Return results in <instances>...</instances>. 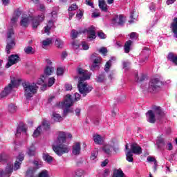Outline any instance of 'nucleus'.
I'll return each instance as SVG.
<instances>
[{
    "label": "nucleus",
    "instance_id": "f257e3e1",
    "mask_svg": "<svg viewBox=\"0 0 177 177\" xmlns=\"http://www.w3.org/2000/svg\"><path fill=\"white\" fill-rule=\"evenodd\" d=\"M66 132L60 131L57 140V145H53V150L57 156H63L66 153H68V147L63 145L66 143Z\"/></svg>",
    "mask_w": 177,
    "mask_h": 177
},
{
    "label": "nucleus",
    "instance_id": "f03ea898",
    "mask_svg": "<svg viewBox=\"0 0 177 177\" xmlns=\"http://www.w3.org/2000/svg\"><path fill=\"white\" fill-rule=\"evenodd\" d=\"M24 160V155H19L17 156V160L13 165L12 163H8L6 169H0V176L1 177H10L12 175V173L13 172V168L14 171H17V169H20V165H21V162Z\"/></svg>",
    "mask_w": 177,
    "mask_h": 177
},
{
    "label": "nucleus",
    "instance_id": "7ed1b4c3",
    "mask_svg": "<svg viewBox=\"0 0 177 177\" xmlns=\"http://www.w3.org/2000/svg\"><path fill=\"white\" fill-rule=\"evenodd\" d=\"M22 86L24 91V95L27 100H30L38 91V87L35 83H30L28 82H25L22 83Z\"/></svg>",
    "mask_w": 177,
    "mask_h": 177
},
{
    "label": "nucleus",
    "instance_id": "20e7f679",
    "mask_svg": "<svg viewBox=\"0 0 177 177\" xmlns=\"http://www.w3.org/2000/svg\"><path fill=\"white\" fill-rule=\"evenodd\" d=\"M15 34V32L13 31V28H11L9 29L8 33H7V46L6 47V50L7 52V55L10 54V50H12V48H15L16 46V42L15 41V39L12 38V36Z\"/></svg>",
    "mask_w": 177,
    "mask_h": 177
},
{
    "label": "nucleus",
    "instance_id": "39448f33",
    "mask_svg": "<svg viewBox=\"0 0 177 177\" xmlns=\"http://www.w3.org/2000/svg\"><path fill=\"white\" fill-rule=\"evenodd\" d=\"M84 81L85 80H79L77 84L79 92L83 95V97H85L88 93L92 92V89H93V87L88 85V83H84Z\"/></svg>",
    "mask_w": 177,
    "mask_h": 177
},
{
    "label": "nucleus",
    "instance_id": "423d86ee",
    "mask_svg": "<svg viewBox=\"0 0 177 177\" xmlns=\"http://www.w3.org/2000/svg\"><path fill=\"white\" fill-rule=\"evenodd\" d=\"M161 86H162V82L160 79L153 78L149 82L148 91L151 93H154V92H157L159 88H161Z\"/></svg>",
    "mask_w": 177,
    "mask_h": 177
},
{
    "label": "nucleus",
    "instance_id": "0eeeda50",
    "mask_svg": "<svg viewBox=\"0 0 177 177\" xmlns=\"http://www.w3.org/2000/svg\"><path fill=\"white\" fill-rule=\"evenodd\" d=\"M17 85V80H15V78H13L10 83L4 88V90L1 93L0 97L2 98L6 97L10 92H12V89L15 88V86Z\"/></svg>",
    "mask_w": 177,
    "mask_h": 177
},
{
    "label": "nucleus",
    "instance_id": "6e6552de",
    "mask_svg": "<svg viewBox=\"0 0 177 177\" xmlns=\"http://www.w3.org/2000/svg\"><path fill=\"white\" fill-rule=\"evenodd\" d=\"M77 71L79 75H82V77H79V81H86L87 80H91V73L88 72V71H85L82 68L77 67Z\"/></svg>",
    "mask_w": 177,
    "mask_h": 177
},
{
    "label": "nucleus",
    "instance_id": "1a4fd4ad",
    "mask_svg": "<svg viewBox=\"0 0 177 177\" xmlns=\"http://www.w3.org/2000/svg\"><path fill=\"white\" fill-rule=\"evenodd\" d=\"M20 62V57L17 55H11L8 57V62L6 65V68H9V67H12L16 63H19Z\"/></svg>",
    "mask_w": 177,
    "mask_h": 177
},
{
    "label": "nucleus",
    "instance_id": "9d476101",
    "mask_svg": "<svg viewBox=\"0 0 177 177\" xmlns=\"http://www.w3.org/2000/svg\"><path fill=\"white\" fill-rule=\"evenodd\" d=\"M44 20H45V15L44 14H41V15L35 17L32 20V28H38V26H39V24H41V23H42V21H44Z\"/></svg>",
    "mask_w": 177,
    "mask_h": 177
},
{
    "label": "nucleus",
    "instance_id": "9b49d317",
    "mask_svg": "<svg viewBox=\"0 0 177 177\" xmlns=\"http://www.w3.org/2000/svg\"><path fill=\"white\" fill-rule=\"evenodd\" d=\"M113 24H118V26H124L125 24V18L122 15H115L112 19Z\"/></svg>",
    "mask_w": 177,
    "mask_h": 177
},
{
    "label": "nucleus",
    "instance_id": "f8f14e48",
    "mask_svg": "<svg viewBox=\"0 0 177 177\" xmlns=\"http://www.w3.org/2000/svg\"><path fill=\"white\" fill-rule=\"evenodd\" d=\"M130 151L133 154H137L140 156L143 151H142V147L139 146L137 143H132L130 146Z\"/></svg>",
    "mask_w": 177,
    "mask_h": 177
},
{
    "label": "nucleus",
    "instance_id": "ddd939ff",
    "mask_svg": "<svg viewBox=\"0 0 177 177\" xmlns=\"http://www.w3.org/2000/svg\"><path fill=\"white\" fill-rule=\"evenodd\" d=\"M83 32H87L88 39H96V30H95V27L91 26L88 29H85Z\"/></svg>",
    "mask_w": 177,
    "mask_h": 177
},
{
    "label": "nucleus",
    "instance_id": "4468645a",
    "mask_svg": "<svg viewBox=\"0 0 177 177\" xmlns=\"http://www.w3.org/2000/svg\"><path fill=\"white\" fill-rule=\"evenodd\" d=\"M62 106H65V107H70L74 104V100L71 98V95L67 94L66 99L64 102H61Z\"/></svg>",
    "mask_w": 177,
    "mask_h": 177
},
{
    "label": "nucleus",
    "instance_id": "2eb2a0df",
    "mask_svg": "<svg viewBox=\"0 0 177 177\" xmlns=\"http://www.w3.org/2000/svg\"><path fill=\"white\" fill-rule=\"evenodd\" d=\"M153 113L156 115L158 120H161L164 116V112L161 110L160 106H154L153 107Z\"/></svg>",
    "mask_w": 177,
    "mask_h": 177
},
{
    "label": "nucleus",
    "instance_id": "dca6fc26",
    "mask_svg": "<svg viewBox=\"0 0 177 177\" xmlns=\"http://www.w3.org/2000/svg\"><path fill=\"white\" fill-rule=\"evenodd\" d=\"M146 117H147L148 122H149L150 124H156V114L153 110H149L147 113H146Z\"/></svg>",
    "mask_w": 177,
    "mask_h": 177
},
{
    "label": "nucleus",
    "instance_id": "f3484780",
    "mask_svg": "<svg viewBox=\"0 0 177 177\" xmlns=\"http://www.w3.org/2000/svg\"><path fill=\"white\" fill-rule=\"evenodd\" d=\"M72 154H73V156H80V154H81V143H75L72 147Z\"/></svg>",
    "mask_w": 177,
    "mask_h": 177
},
{
    "label": "nucleus",
    "instance_id": "a211bd4d",
    "mask_svg": "<svg viewBox=\"0 0 177 177\" xmlns=\"http://www.w3.org/2000/svg\"><path fill=\"white\" fill-rule=\"evenodd\" d=\"M170 28L174 34V38H177V17L174 18L173 22L170 25Z\"/></svg>",
    "mask_w": 177,
    "mask_h": 177
},
{
    "label": "nucleus",
    "instance_id": "6ab92c4d",
    "mask_svg": "<svg viewBox=\"0 0 177 177\" xmlns=\"http://www.w3.org/2000/svg\"><path fill=\"white\" fill-rule=\"evenodd\" d=\"M126 149V160L129 162H133V153L131 151V149L128 147V144L125 145Z\"/></svg>",
    "mask_w": 177,
    "mask_h": 177
},
{
    "label": "nucleus",
    "instance_id": "aec40b11",
    "mask_svg": "<svg viewBox=\"0 0 177 177\" xmlns=\"http://www.w3.org/2000/svg\"><path fill=\"white\" fill-rule=\"evenodd\" d=\"M21 132H24V133H27V129H26V125L24 123L20 122L19 125L17 128V133H15V136H19Z\"/></svg>",
    "mask_w": 177,
    "mask_h": 177
},
{
    "label": "nucleus",
    "instance_id": "412c9836",
    "mask_svg": "<svg viewBox=\"0 0 177 177\" xmlns=\"http://www.w3.org/2000/svg\"><path fill=\"white\" fill-rule=\"evenodd\" d=\"M43 160L47 162V164H52L53 162V157H52L47 152L43 153Z\"/></svg>",
    "mask_w": 177,
    "mask_h": 177
},
{
    "label": "nucleus",
    "instance_id": "4be33fe9",
    "mask_svg": "<svg viewBox=\"0 0 177 177\" xmlns=\"http://www.w3.org/2000/svg\"><path fill=\"white\" fill-rule=\"evenodd\" d=\"M167 59L173 62L175 66H177V55H175L174 53H169L167 55Z\"/></svg>",
    "mask_w": 177,
    "mask_h": 177
},
{
    "label": "nucleus",
    "instance_id": "5701e85b",
    "mask_svg": "<svg viewBox=\"0 0 177 177\" xmlns=\"http://www.w3.org/2000/svg\"><path fill=\"white\" fill-rule=\"evenodd\" d=\"M51 118L53 120L54 122H61V121L63 120L62 115L56 112L53 113Z\"/></svg>",
    "mask_w": 177,
    "mask_h": 177
},
{
    "label": "nucleus",
    "instance_id": "b1692460",
    "mask_svg": "<svg viewBox=\"0 0 177 177\" xmlns=\"http://www.w3.org/2000/svg\"><path fill=\"white\" fill-rule=\"evenodd\" d=\"M112 177H127L122 169H114Z\"/></svg>",
    "mask_w": 177,
    "mask_h": 177
},
{
    "label": "nucleus",
    "instance_id": "393cba45",
    "mask_svg": "<svg viewBox=\"0 0 177 177\" xmlns=\"http://www.w3.org/2000/svg\"><path fill=\"white\" fill-rule=\"evenodd\" d=\"M99 4L98 6L100 8V9H101V10H102V12H107V4H106V1H104V0H99Z\"/></svg>",
    "mask_w": 177,
    "mask_h": 177
},
{
    "label": "nucleus",
    "instance_id": "a878e982",
    "mask_svg": "<svg viewBox=\"0 0 177 177\" xmlns=\"http://www.w3.org/2000/svg\"><path fill=\"white\" fill-rule=\"evenodd\" d=\"M93 140L95 145H103V138L101 135L96 134L93 136Z\"/></svg>",
    "mask_w": 177,
    "mask_h": 177
},
{
    "label": "nucleus",
    "instance_id": "bb28decb",
    "mask_svg": "<svg viewBox=\"0 0 177 177\" xmlns=\"http://www.w3.org/2000/svg\"><path fill=\"white\" fill-rule=\"evenodd\" d=\"M35 145L31 144L30 147L28 148V155L30 156V157L35 156Z\"/></svg>",
    "mask_w": 177,
    "mask_h": 177
},
{
    "label": "nucleus",
    "instance_id": "cd10ccee",
    "mask_svg": "<svg viewBox=\"0 0 177 177\" xmlns=\"http://www.w3.org/2000/svg\"><path fill=\"white\" fill-rule=\"evenodd\" d=\"M147 53V56L145 57V59H142L140 60V63H145V62H147V60L149 59V55H150V48H149L148 47H145L144 49L142 50V53L145 54V53Z\"/></svg>",
    "mask_w": 177,
    "mask_h": 177
},
{
    "label": "nucleus",
    "instance_id": "c85d7f7f",
    "mask_svg": "<svg viewBox=\"0 0 177 177\" xmlns=\"http://www.w3.org/2000/svg\"><path fill=\"white\" fill-rule=\"evenodd\" d=\"M53 73V68L49 67V66H46L44 69V77H49V75H52Z\"/></svg>",
    "mask_w": 177,
    "mask_h": 177
},
{
    "label": "nucleus",
    "instance_id": "c756f323",
    "mask_svg": "<svg viewBox=\"0 0 177 177\" xmlns=\"http://www.w3.org/2000/svg\"><path fill=\"white\" fill-rule=\"evenodd\" d=\"M132 45V41L128 40L124 44V53H129L131 51V46Z\"/></svg>",
    "mask_w": 177,
    "mask_h": 177
},
{
    "label": "nucleus",
    "instance_id": "7c9ffc66",
    "mask_svg": "<svg viewBox=\"0 0 177 177\" xmlns=\"http://www.w3.org/2000/svg\"><path fill=\"white\" fill-rule=\"evenodd\" d=\"M111 149H113V147L111 145H105L103 147L102 150L105 154L110 156V154H111Z\"/></svg>",
    "mask_w": 177,
    "mask_h": 177
},
{
    "label": "nucleus",
    "instance_id": "2f4dec72",
    "mask_svg": "<svg viewBox=\"0 0 177 177\" xmlns=\"http://www.w3.org/2000/svg\"><path fill=\"white\" fill-rule=\"evenodd\" d=\"M28 23H30V19L28 17H24L21 20L20 24L22 27H28Z\"/></svg>",
    "mask_w": 177,
    "mask_h": 177
},
{
    "label": "nucleus",
    "instance_id": "473e14b6",
    "mask_svg": "<svg viewBox=\"0 0 177 177\" xmlns=\"http://www.w3.org/2000/svg\"><path fill=\"white\" fill-rule=\"evenodd\" d=\"M104 78H106V75L104 73H102L101 74H100L97 78L95 79L96 82L98 83H102L104 81Z\"/></svg>",
    "mask_w": 177,
    "mask_h": 177
},
{
    "label": "nucleus",
    "instance_id": "72a5a7b5",
    "mask_svg": "<svg viewBox=\"0 0 177 177\" xmlns=\"http://www.w3.org/2000/svg\"><path fill=\"white\" fill-rule=\"evenodd\" d=\"M24 52L26 53V55H34V53H35V51L32 50V47L30 46L24 48Z\"/></svg>",
    "mask_w": 177,
    "mask_h": 177
},
{
    "label": "nucleus",
    "instance_id": "f704fd0d",
    "mask_svg": "<svg viewBox=\"0 0 177 177\" xmlns=\"http://www.w3.org/2000/svg\"><path fill=\"white\" fill-rule=\"evenodd\" d=\"M41 135V126H39L33 133V138H38Z\"/></svg>",
    "mask_w": 177,
    "mask_h": 177
},
{
    "label": "nucleus",
    "instance_id": "c9c22d12",
    "mask_svg": "<svg viewBox=\"0 0 177 177\" xmlns=\"http://www.w3.org/2000/svg\"><path fill=\"white\" fill-rule=\"evenodd\" d=\"M63 41H62V39H57L55 40V46L59 49H62V48H63Z\"/></svg>",
    "mask_w": 177,
    "mask_h": 177
},
{
    "label": "nucleus",
    "instance_id": "e433bc0d",
    "mask_svg": "<svg viewBox=\"0 0 177 177\" xmlns=\"http://www.w3.org/2000/svg\"><path fill=\"white\" fill-rule=\"evenodd\" d=\"M16 109H17V106H16L13 104H10V105H8V111L10 113H16Z\"/></svg>",
    "mask_w": 177,
    "mask_h": 177
},
{
    "label": "nucleus",
    "instance_id": "4c0bfd02",
    "mask_svg": "<svg viewBox=\"0 0 177 177\" xmlns=\"http://www.w3.org/2000/svg\"><path fill=\"white\" fill-rule=\"evenodd\" d=\"M146 80V76L145 75H141V77L139 79V75H136V82H143Z\"/></svg>",
    "mask_w": 177,
    "mask_h": 177
},
{
    "label": "nucleus",
    "instance_id": "58836bf2",
    "mask_svg": "<svg viewBox=\"0 0 177 177\" xmlns=\"http://www.w3.org/2000/svg\"><path fill=\"white\" fill-rule=\"evenodd\" d=\"M69 113H73V110H71L70 107L64 109L63 117H67Z\"/></svg>",
    "mask_w": 177,
    "mask_h": 177
},
{
    "label": "nucleus",
    "instance_id": "ea45409f",
    "mask_svg": "<svg viewBox=\"0 0 177 177\" xmlns=\"http://www.w3.org/2000/svg\"><path fill=\"white\" fill-rule=\"evenodd\" d=\"M50 44H52V39L48 38L46 40H44L42 41L43 46H49V45H50Z\"/></svg>",
    "mask_w": 177,
    "mask_h": 177
},
{
    "label": "nucleus",
    "instance_id": "a19ab883",
    "mask_svg": "<svg viewBox=\"0 0 177 177\" xmlns=\"http://www.w3.org/2000/svg\"><path fill=\"white\" fill-rule=\"evenodd\" d=\"M35 173V170L32 169H29L27 171H26V176L27 177H34V174Z\"/></svg>",
    "mask_w": 177,
    "mask_h": 177
},
{
    "label": "nucleus",
    "instance_id": "79ce46f5",
    "mask_svg": "<svg viewBox=\"0 0 177 177\" xmlns=\"http://www.w3.org/2000/svg\"><path fill=\"white\" fill-rule=\"evenodd\" d=\"M77 9H78V6L75 3H73L71 6L68 7V11L73 12L74 10H77Z\"/></svg>",
    "mask_w": 177,
    "mask_h": 177
},
{
    "label": "nucleus",
    "instance_id": "37998d69",
    "mask_svg": "<svg viewBox=\"0 0 177 177\" xmlns=\"http://www.w3.org/2000/svg\"><path fill=\"white\" fill-rule=\"evenodd\" d=\"M79 34H81V32H77L75 31V30L73 29L71 31V37L73 38V39H75V38L78 37Z\"/></svg>",
    "mask_w": 177,
    "mask_h": 177
},
{
    "label": "nucleus",
    "instance_id": "c03bdc74",
    "mask_svg": "<svg viewBox=\"0 0 177 177\" xmlns=\"http://www.w3.org/2000/svg\"><path fill=\"white\" fill-rule=\"evenodd\" d=\"M107 52H108V50L106 47H102L99 50V53H101L102 55H103V56H106V55H107Z\"/></svg>",
    "mask_w": 177,
    "mask_h": 177
},
{
    "label": "nucleus",
    "instance_id": "a18cd8bd",
    "mask_svg": "<svg viewBox=\"0 0 177 177\" xmlns=\"http://www.w3.org/2000/svg\"><path fill=\"white\" fill-rule=\"evenodd\" d=\"M42 125L44 127V129L47 130L49 129L50 128V124H49V122L46 120H44L42 122Z\"/></svg>",
    "mask_w": 177,
    "mask_h": 177
},
{
    "label": "nucleus",
    "instance_id": "49530a36",
    "mask_svg": "<svg viewBox=\"0 0 177 177\" xmlns=\"http://www.w3.org/2000/svg\"><path fill=\"white\" fill-rule=\"evenodd\" d=\"M111 67V61H108L106 62V64H105V68L104 70L106 71V73H108L109 70H110V68Z\"/></svg>",
    "mask_w": 177,
    "mask_h": 177
},
{
    "label": "nucleus",
    "instance_id": "de8ad7c7",
    "mask_svg": "<svg viewBox=\"0 0 177 177\" xmlns=\"http://www.w3.org/2000/svg\"><path fill=\"white\" fill-rule=\"evenodd\" d=\"M75 176L77 177H81L84 175V171L82 169H77L75 171Z\"/></svg>",
    "mask_w": 177,
    "mask_h": 177
},
{
    "label": "nucleus",
    "instance_id": "09e8293b",
    "mask_svg": "<svg viewBox=\"0 0 177 177\" xmlns=\"http://www.w3.org/2000/svg\"><path fill=\"white\" fill-rule=\"evenodd\" d=\"M64 74V69L63 68H57V75H63Z\"/></svg>",
    "mask_w": 177,
    "mask_h": 177
},
{
    "label": "nucleus",
    "instance_id": "8fccbe9b",
    "mask_svg": "<svg viewBox=\"0 0 177 177\" xmlns=\"http://www.w3.org/2000/svg\"><path fill=\"white\" fill-rule=\"evenodd\" d=\"M82 46L83 48V50H88V49H89V45H88V43L86 41L82 42Z\"/></svg>",
    "mask_w": 177,
    "mask_h": 177
},
{
    "label": "nucleus",
    "instance_id": "3c124183",
    "mask_svg": "<svg viewBox=\"0 0 177 177\" xmlns=\"http://www.w3.org/2000/svg\"><path fill=\"white\" fill-rule=\"evenodd\" d=\"M45 75H41V78H40L38 82H37V84L38 85H42V84L45 83Z\"/></svg>",
    "mask_w": 177,
    "mask_h": 177
},
{
    "label": "nucleus",
    "instance_id": "603ef678",
    "mask_svg": "<svg viewBox=\"0 0 177 177\" xmlns=\"http://www.w3.org/2000/svg\"><path fill=\"white\" fill-rule=\"evenodd\" d=\"M55 77H52L48 79V86L50 87L53 84H55Z\"/></svg>",
    "mask_w": 177,
    "mask_h": 177
},
{
    "label": "nucleus",
    "instance_id": "864d4df0",
    "mask_svg": "<svg viewBox=\"0 0 177 177\" xmlns=\"http://www.w3.org/2000/svg\"><path fill=\"white\" fill-rule=\"evenodd\" d=\"M39 177H48V171H42L40 174H39Z\"/></svg>",
    "mask_w": 177,
    "mask_h": 177
},
{
    "label": "nucleus",
    "instance_id": "5fc2aeb1",
    "mask_svg": "<svg viewBox=\"0 0 177 177\" xmlns=\"http://www.w3.org/2000/svg\"><path fill=\"white\" fill-rule=\"evenodd\" d=\"M134 15H135V12H133L131 13L130 18H131V19L129 21V23L132 24V23L134 22V20L136 19V17Z\"/></svg>",
    "mask_w": 177,
    "mask_h": 177
},
{
    "label": "nucleus",
    "instance_id": "6e6d98bb",
    "mask_svg": "<svg viewBox=\"0 0 177 177\" xmlns=\"http://www.w3.org/2000/svg\"><path fill=\"white\" fill-rule=\"evenodd\" d=\"M97 35L101 39H106V35L104 34V32H98Z\"/></svg>",
    "mask_w": 177,
    "mask_h": 177
},
{
    "label": "nucleus",
    "instance_id": "4d7b16f0",
    "mask_svg": "<svg viewBox=\"0 0 177 177\" xmlns=\"http://www.w3.org/2000/svg\"><path fill=\"white\" fill-rule=\"evenodd\" d=\"M91 71H95V70H99V65L97 64H93V65L91 67Z\"/></svg>",
    "mask_w": 177,
    "mask_h": 177
},
{
    "label": "nucleus",
    "instance_id": "13d9d810",
    "mask_svg": "<svg viewBox=\"0 0 177 177\" xmlns=\"http://www.w3.org/2000/svg\"><path fill=\"white\" fill-rule=\"evenodd\" d=\"M147 160L148 162H156V161H157V160H156V158L151 156H148Z\"/></svg>",
    "mask_w": 177,
    "mask_h": 177
},
{
    "label": "nucleus",
    "instance_id": "bf43d9fd",
    "mask_svg": "<svg viewBox=\"0 0 177 177\" xmlns=\"http://www.w3.org/2000/svg\"><path fill=\"white\" fill-rule=\"evenodd\" d=\"M72 46H73V48L75 50L79 49L80 48V44H78V43H77L76 41H73L72 43Z\"/></svg>",
    "mask_w": 177,
    "mask_h": 177
},
{
    "label": "nucleus",
    "instance_id": "052dcab7",
    "mask_svg": "<svg viewBox=\"0 0 177 177\" xmlns=\"http://www.w3.org/2000/svg\"><path fill=\"white\" fill-rule=\"evenodd\" d=\"M109 175H110V170H109V169H106L104 171V173L102 174V176L104 177H107L109 176Z\"/></svg>",
    "mask_w": 177,
    "mask_h": 177
},
{
    "label": "nucleus",
    "instance_id": "680f3d73",
    "mask_svg": "<svg viewBox=\"0 0 177 177\" xmlns=\"http://www.w3.org/2000/svg\"><path fill=\"white\" fill-rule=\"evenodd\" d=\"M85 3L88 6H91V8H93V3L92 2L91 0H86Z\"/></svg>",
    "mask_w": 177,
    "mask_h": 177
},
{
    "label": "nucleus",
    "instance_id": "e2e57ef3",
    "mask_svg": "<svg viewBox=\"0 0 177 177\" xmlns=\"http://www.w3.org/2000/svg\"><path fill=\"white\" fill-rule=\"evenodd\" d=\"M55 25V23L53 22V20H49L48 24L47 25L48 27H50L52 28V27Z\"/></svg>",
    "mask_w": 177,
    "mask_h": 177
},
{
    "label": "nucleus",
    "instance_id": "0e129e2a",
    "mask_svg": "<svg viewBox=\"0 0 177 177\" xmlns=\"http://www.w3.org/2000/svg\"><path fill=\"white\" fill-rule=\"evenodd\" d=\"M81 99V95L78 93H75V100H76V102H78V100H80Z\"/></svg>",
    "mask_w": 177,
    "mask_h": 177
},
{
    "label": "nucleus",
    "instance_id": "69168bd1",
    "mask_svg": "<svg viewBox=\"0 0 177 177\" xmlns=\"http://www.w3.org/2000/svg\"><path fill=\"white\" fill-rule=\"evenodd\" d=\"M99 63H100V58L99 57H97V58H95L93 60V64H99Z\"/></svg>",
    "mask_w": 177,
    "mask_h": 177
},
{
    "label": "nucleus",
    "instance_id": "338daca9",
    "mask_svg": "<svg viewBox=\"0 0 177 177\" xmlns=\"http://www.w3.org/2000/svg\"><path fill=\"white\" fill-rule=\"evenodd\" d=\"M65 88L66 91H71V89H73V86H71V84H65Z\"/></svg>",
    "mask_w": 177,
    "mask_h": 177
},
{
    "label": "nucleus",
    "instance_id": "774afa93",
    "mask_svg": "<svg viewBox=\"0 0 177 177\" xmlns=\"http://www.w3.org/2000/svg\"><path fill=\"white\" fill-rule=\"evenodd\" d=\"M107 164H109V160L106 159L105 160H104L102 164H101V167H106L107 165Z\"/></svg>",
    "mask_w": 177,
    "mask_h": 177
}]
</instances>
